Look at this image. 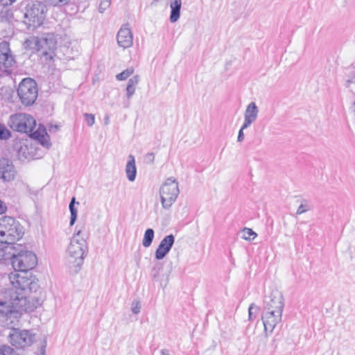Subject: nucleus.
<instances>
[{
  "label": "nucleus",
  "mask_w": 355,
  "mask_h": 355,
  "mask_svg": "<svg viewBox=\"0 0 355 355\" xmlns=\"http://www.w3.org/2000/svg\"><path fill=\"white\" fill-rule=\"evenodd\" d=\"M10 299H0V324L15 326L24 312H31L42 303V294L31 293L10 288Z\"/></svg>",
  "instance_id": "f257e3e1"
},
{
  "label": "nucleus",
  "mask_w": 355,
  "mask_h": 355,
  "mask_svg": "<svg viewBox=\"0 0 355 355\" xmlns=\"http://www.w3.org/2000/svg\"><path fill=\"white\" fill-rule=\"evenodd\" d=\"M11 263L13 268L19 271L9 275L10 284L14 288L35 294H38L37 291L41 292L38 279L28 273V270L34 268L37 263V257L33 252L21 250L17 254L13 253Z\"/></svg>",
  "instance_id": "f03ea898"
},
{
  "label": "nucleus",
  "mask_w": 355,
  "mask_h": 355,
  "mask_svg": "<svg viewBox=\"0 0 355 355\" xmlns=\"http://www.w3.org/2000/svg\"><path fill=\"white\" fill-rule=\"evenodd\" d=\"M8 124L12 130L27 134L38 141L42 146L46 148L51 146L47 139L49 136L46 128L40 125L36 129V121L32 116L24 113L12 114L10 116Z\"/></svg>",
  "instance_id": "7ed1b4c3"
},
{
  "label": "nucleus",
  "mask_w": 355,
  "mask_h": 355,
  "mask_svg": "<svg viewBox=\"0 0 355 355\" xmlns=\"http://www.w3.org/2000/svg\"><path fill=\"white\" fill-rule=\"evenodd\" d=\"M24 234V227L15 218L8 216L0 218V245L3 249V243L13 245Z\"/></svg>",
  "instance_id": "20e7f679"
},
{
  "label": "nucleus",
  "mask_w": 355,
  "mask_h": 355,
  "mask_svg": "<svg viewBox=\"0 0 355 355\" xmlns=\"http://www.w3.org/2000/svg\"><path fill=\"white\" fill-rule=\"evenodd\" d=\"M80 233L79 230L74 234L67 250V261L71 268H80L88 252L87 241L80 238Z\"/></svg>",
  "instance_id": "39448f33"
},
{
  "label": "nucleus",
  "mask_w": 355,
  "mask_h": 355,
  "mask_svg": "<svg viewBox=\"0 0 355 355\" xmlns=\"http://www.w3.org/2000/svg\"><path fill=\"white\" fill-rule=\"evenodd\" d=\"M17 95L24 105H32L35 102L38 95L36 82L31 78L23 79L19 85Z\"/></svg>",
  "instance_id": "423d86ee"
},
{
  "label": "nucleus",
  "mask_w": 355,
  "mask_h": 355,
  "mask_svg": "<svg viewBox=\"0 0 355 355\" xmlns=\"http://www.w3.org/2000/svg\"><path fill=\"white\" fill-rule=\"evenodd\" d=\"M180 193L178 182L173 177L168 178L159 189L161 202L164 209L170 208Z\"/></svg>",
  "instance_id": "0eeeda50"
},
{
  "label": "nucleus",
  "mask_w": 355,
  "mask_h": 355,
  "mask_svg": "<svg viewBox=\"0 0 355 355\" xmlns=\"http://www.w3.org/2000/svg\"><path fill=\"white\" fill-rule=\"evenodd\" d=\"M45 6L40 1L27 3L24 12L25 23L29 26L37 28L43 24L44 19Z\"/></svg>",
  "instance_id": "6e6552de"
},
{
  "label": "nucleus",
  "mask_w": 355,
  "mask_h": 355,
  "mask_svg": "<svg viewBox=\"0 0 355 355\" xmlns=\"http://www.w3.org/2000/svg\"><path fill=\"white\" fill-rule=\"evenodd\" d=\"M35 49L38 53L46 58L52 60L54 51L56 49V41L52 33L43 34L35 39Z\"/></svg>",
  "instance_id": "1a4fd4ad"
},
{
  "label": "nucleus",
  "mask_w": 355,
  "mask_h": 355,
  "mask_svg": "<svg viewBox=\"0 0 355 355\" xmlns=\"http://www.w3.org/2000/svg\"><path fill=\"white\" fill-rule=\"evenodd\" d=\"M9 327L12 330L8 335L9 341L16 348L22 349L30 346L34 341L35 335L28 330H19L14 327Z\"/></svg>",
  "instance_id": "9d476101"
},
{
  "label": "nucleus",
  "mask_w": 355,
  "mask_h": 355,
  "mask_svg": "<svg viewBox=\"0 0 355 355\" xmlns=\"http://www.w3.org/2000/svg\"><path fill=\"white\" fill-rule=\"evenodd\" d=\"M282 311L263 309L261 319L266 333H272L276 325L282 321Z\"/></svg>",
  "instance_id": "9b49d317"
},
{
  "label": "nucleus",
  "mask_w": 355,
  "mask_h": 355,
  "mask_svg": "<svg viewBox=\"0 0 355 355\" xmlns=\"http://www.w3.org/2000/svg\"><path fill=\"white\" fill-rule=\"evenodd\" d=\"M284 300L282 292L278 290H274L271 292L268 299L264 301L265 306L263 309L283 311L284 306Z\"/></svg>",
  "instance_id": "f8f14e48"
},
{
  "label": "nucleus",
  "mask_w": 355,
  "mask_h": 355,
  "mask_svg": "<svg viewBox=\"0 0 355 355\" xmlns=\"http://www.w3.org/2000/svg\"><path fill=\"white\" fill-rule=\"evenodd\" d=\"M175 243V236L169 234L165 236L160 242L155 250V257L157 260L163 259L169 252Z\"/></svg>",
  "instance_id": "ddd939ff"
},
{
  "label": "nucleus",
  "mask_w": 355,
  "mask_h": 355,
  "mask_svg": "<svg viewBox=\"0 0 355 355\" xmlns=\"http://www.w3.org/2000/svg\"><path fill=\"white\" fill-rule=\"evenodd\" d=\"M16 174L12 162L7 158L0 159V178L5 182L14 180Z\"/></svg>",
  "instance_id": "4468645a"
},
{
  "label": "nucleus",
  "mask_w": 355,
  "mask_h": 355,
  "mask_svg": "<svg viewBox=\"0 0 355 355\" xmlns=\"http://www.w3.org/2000/svg\"><path fill=\"white\" fill-rule=\"evenodd\" d=\"M15 62L13 56L10 53L9 44L6 42L0 43V69L1 67L8 69Z\"/></svg>",
  "instance_id": "2eb2a0df"
},
{
  "label": "nucleus",
  "mask_w": 355,
  "mask_h": 355,
  "mask_svg": "<svg viewBox=\"0 0 355 355\" xmlns=\"http://www.w3.org/2000/svg\"><path fill=\"white\" fill-rule=\"evenodd\" d=\"M118 44L123 49L129 48L132 45L133 37L131 31L128 27H121L116 36Z\"/></svg>",
  "instance_id": "dca6fc26"
},
{
  "label": "nucleus",
  "mask_w": 355,
  "mask_h": 355,
  "mask_svg": "<svg viewBox=\"0 0 355 355\" xmlns=\"http://www.w3.org/2000/svg\"><path fill=\"white\" fill-rule=\"evenodd\" d=\"M162 265L160 263H157L155 265V266L153 268L151 271V275L155 281L160 282V286L162 288H165L168 282V275H162V278H160L159 272L161 270H162Z\"/></svg>",
  "instance_id": "f3484780"
},
{
  "label": "nucleus",
  "mask_w": 355,
  "mask_h": 355,
  "mask_svg": "<svg viewBox=\"0 0 355 355\" xmlns=\"http://www.w3.org/2000/svg\"><path fill=\"white\" fill-rule=\"evenodd\" d=\"M125 173L129 181H135L137 175V168L135 157L132 155L128 156V161L125 166Z\"/></svg>",
  "instance_id": "a211bd4d"
},
{
  "label": "nucleus",
  "mask_w": 355,
  "mask_h": 355,
  "mask_svg": "<svg viewBox=\"0 0 355 355\" xmlns=\"http://www.w3.org/2000/svg\"><path fill=\"white\" fill-rule=\"evenodd\" d=\"M182 6L181 0H174L171 3V15L170 21L172 23L176 22L180 16V9Z\"/></svg>",
  "instance_id": "6ab92c4d"
},
{
  "label": "nucleus",
  "mask_w": 355,
  "mask_h": 355,
  "mask_svg": "<svg viewBox=\"0 0 355 355\" xmlns=\"http://www.w3.org/2000/svg\"><path fill=\"white\" fill-rule=\"evenodd\" d=\"M259 109L254 102H251L246 107L244 112V118L254 122L258 116Z\"/></svg>",
  "instance_id": "aec40b11"
},
{
  "label": "nucleus",
  "mask_w": 355,
  "mask_h": 355,
  "mask_svg": "<svg viewBox=\"0 0 355 355\" xmlns=\"http://www.w3.org/2000/svg\"><path fill=\"white\" fill-rule=\"evenodd\" d=\"M6 6H0V22H9L13 18L12 12Z\"/></svg>",
  "instance_id": "412c9836"
},
{
  "label": "nucleus",
  "mask_w": 355,
  "mask_h": 355,
  "mask_svg": "<svg viewBox=\"0 0 355 355\" xmlns=\"http://www.w3.org/2000/svg\"><path fill=\"white\" fill-rule=\"evenodd\" d=\"M75 203H76V198L74 197H73L71 200V202H70L69 206L70 214H71L70 223H69L70 226L73 225L77 219L78 210L75 207Z\"/></svg>",
  "instance_id": "4be33fe9"
},
{
  "label": "nucleus",
  "mask_w": 355,
  "mask_h": 355,
  "mask_svg": "<svg viewBox=\"0 0 355 355\" xmlns=\"http://www.w3.org/2000/svg\"><path fill=\"white\" fill-rule=\"evenodd\" d=\"M154 239V230L151 228H148L145 231L144 239L142 241V245L145 248H148L152 244Z\"/></svg>",
  "instance_id": "5701e85b"
},
{
  "label": "nucleus",
  "mask_w": 355,
  "mask_h": 355,
  "mask_svg": "<svg viewBox=\"0 0 355 355\" xmlns=\"http://www.w3.org/2000/svg\"><path fill=\"white\" fill-rule=\"evenodd\" d=\"M257 235V234L252 229L245 227L242 230V238L245 240H253Z\"/></svg>",
  "instance_id": "b1692460"
},
{
  "label": "nucleus",
  "mask_w": 355,
  "mask_h": 355,
  "mask_svg": "<svg viewBox=\"0 0 355 355\" xmlns=\"http://www.w3.org/2000/svg\"><path fill=\"white\" fill-rule=\"evenodd\" d=\"M11 137V132L3 124L0 123V139L7 140Z\"/></svg>",
  "instance_id": "393cba45"
},
{
  "label": "nucleus",
  "mask_w": 355,
  "mask_h": 355,
  "mask_svg": "<svg viewBox=\"0 0 355 355\" xmlns=\"http://www.w3.org/2000/svg\"><path fill=\"white\" fill-rule=\"evenodd\" d=\"M134 73V69L130 67L128 68L121 73L116 75V78L118 80H124L132 75Z\"/></svg>",
  "instance_id": "a878e982"
},
{
  "label": "nucleus",
  "mask_w": 355,
  "mask_h": 355,
  "mask_svg": "<svg viewBox=\"0 0 355 355\" xmlns=\"http://www.w3.org/2000/svg\"><path fill=\"white\" fill-rule=\"evenodd\" d=\"M14 350L12 347L3 345L0 347V355H13Z\"/></svg>",
  "instance_id": "bb28decb"
},
{
  "label": "nucleus",
  "mask_w": 355,
  "mask_h": 355,
  "mask_svg": "<svg viewBox=\"0 0 355 355\" xmlns=\"http://www.w3.org/2000/svg\"><path fill=\"white\" fill-rule=\"evenodd\" d=\"M112 0H101L98 10L103 13L107 8L110 7Z\"/></svg>",
  "instance_id": "cd10ccee"
},
{
  "label": "nucleus",
  "mask_w": 355,
  "mask_h": 355,
  "mask_svg": "<svg viewBox=\"0 0 355 355\" xmlns=\"http://www.w3.org/2000/svg\"><path fill=\"white\" fill-rule=\"evenodd\" d=\"M85 121L89 126H92L95 123V116L92 114H84Z\"/></svg>",
  "instance_id": "c85d7f7f"
},
{
  "label": "nucleus",
  "mask_w": 355,
  "mask_h": 355,
  "mask_svg": "<svg viewBox=\"0 0 355 355\" xmlns=\"http://www.w3.org/2000/svg\"><path fill=\"white\" fill-rule=\"evenodd\" d=\"M54 6H62L67 4L70 0H49Z\"/></svg>",
  "instance_id": "c756f323"
},
{
  "label": "nucleus",
  "mask_w": 355,
  "mask_h": 355,
  "mask_svg": "<svg viewBox=\"0 0 355 355\" xmlns=\"http://www.w3.org/2000/svg\"><path fill=\"white\" fill-rule=\"evenodd\" d=\"M140 303L139 301H134L132 304V311L135 314H138L140 312Z\"/></svg>",
  "instance_id": "7c9ffc66"
},
{
  "label": "nucleus",
  "mask_w": 355,
  "mask_h": 355,
  "mask_svg": "<svg viewBox=\"0 0 355 355\" xmlns=\"http://www.w3.org/2000/svg\"><path fill=\"white\" fill-rule=\"evenodd\" d=\"M139 82V76L138 75L134 76L129 79L128 85L130 86H136Z\"/></svg>",
  "instance_id": "2f4dec72"
},
{
  "label": "nucleus",
  "mask_w": 355,
  "mask_h": 355,
  "mask_svg": "<svg viewBox=\"0 0 355 355\" xmlns=\"http://www.w3.org/2000/svg\"><path fill=\"white\" fill-rule=\"evenodd\" d=\"M135 92V86L127 85L126 96L128 98H130Z\"/></svg>",
  "instance_id": "473e14b6"
},
{
  "label": "nucleus",
  "mask_w": 355,
  "mask_h": 355,
  "mask_svg": "<svg viewBox=\"0 0 355 355\" xmlns=\"http://www.w3.org/2000/svg\"><path fill=\"white\" fill-rule=\"evenodd\" d=\"M155 161V155L153 153H148L145 156V162L147 164H152Z\"/></svg>",
  "instance_id": "72a5a7b5"
},
{
  "label": "nucleus",
  "mask_w": 355,
  "mask_h": 355,
  "mask_svg": "<svg viewBox=\"0 0 355 355\" xmlns=\"http://www.w3.org/2000/svg\"><path fill=\"white\" fill-rule=\"evenodd\" d=\"M256 309V311L259 310V307L257 306L254 303L251 304L248 309V318L249 320H252V310Z\"/></svg>",
  "instance_id": "f704fd0d"
},
{
  "label": "nucleus",
  "mask_w": 355,
  "mask_h": 355,
  "mask_svg": "<svg viewBox=\"0 0 355 355\" xmlns=\"http://www.w3.org/2000/svg\"><path fill=\"white\" fill-rule=\"evenodd\" d=\"M254 122L251 120L244 118V122L241 128L242 130H245L250 127Z\"/></svg>",
  "instance_id": "c9c22d12"
},
{
  "label": "nucleus",
  "mask_w": 355,
  "mask_h": 355,
  "mask_svg": "<svg viewBox=\"0 0 355 355\" xmlns=\"http://www.w3.org/2000/svg\"><path fill=\"white\" fill-rule=\"evenodd\" d=\"M306 211H308V209H307V208H306V206H305V205H302H302H300L299 206V207L297 208V210L296 214H297V215H300V214H303V213L306 212Z\"/></svg>",
  "instance_id": "e433bc0d"
},
{
  "label": "nucleus",
  "mask_w": 355,
  "mask_h": 355,
  "mask_svg": "<svg viewBox=\"0 0 355 355\" xmlns=\"http://www.w3.org/2000/svg\"><path fill=\"white\" fill-rule=\"evenodd\" d=\"M46 347V341L44 340H43V342L41 345V347L40 348V354L39 355H45Z\"/></svg>",
  "instance_id": "4c0bfd02"
},
{
  "label": "nucleus",
  "mask_w": 355,
  "mask_h": 355,
  "mask_svg": "<svg viewBox=\"0 0 355 355\" xmlns=\"http://www.w3.org/2000/svg\"><path fill=\"white\" fill-rule=\"evenodd\" d=\"M244 139V133L243 130L240 129L238 134L237 141L239 142H242Z\"/></svg>",
  "instance_id": "58836bf2"
},
{
  "label": "nucleus",
  "mask_w": 355,
  "mask_h": 355,
  "mask_svg": "<svg viewBox=\"0 0 355 355\" xmlns=\"http://www.w3.org/2000/svg\"><path fill=\"white\" fill-rule=\"evenodd\" d=\"M7 207L3 202L0 200V214H3L6 211Z\"/></svg>",
  "instance_id": "ea45409f"
},
{
  "label": "nucleus",
  "mask_w": 355,
  "mask_h": 355,
  "mask_svg": "<svg viewBox=\"0 0 355 355\" xmlns=\"http://www.w3.org/2000/svg\"><path fill=\"white\" fill-rule=\"evenodd\" d=\"M16 0H0V4L1 6H8L12 4Z\"/></svg>",
  "instance_id": "a19ab883"
},
{
  "label": "nucleus",
  "mask_w": 355,
  "mask_h": 355,
  "mask_svg": "<svg viewBox=\"0 0 355 355\" xmlns=\"http://www.w3.org/2000/svg\"><path fill=\"white\" fill-rule=\"evenodd\" d=\"M161 354L162 355H170L169 351L168 349H164L161 350Z\"/></svg>",
  "instance_id": "79ce46f5"
},
{
  "label": "nucleus",
  "mask_w": 355,
  "mask_h": 355,
  "mask_svg": "<svg viewBox=\"0 0 355 355\" xmlns=\"http://www.w3.org/2000/svg\"><path fill=\"white\" fill-rule=\"evenodd\" d=\"M352 108L353 112H354V114H355V101H354V103H352Z\"/></svg>",
  "instance_id": "37998d69"
},
{
  "label": "nucleus",
  "mask_w": 355,
  "mask_h": 355,
  "mask_svg": "<svg viewBox=\"0 0 355 355\" xmlns=\"http://www.w3.org/2000/svg\"><path fill=\"white\" fill-rule=\"evenodd\" d=\"M109 123V117L108 116H106L105 117V124H108Z\"/></svg>",
  "instance_id": "c03bdc74"
}]
</instances>
